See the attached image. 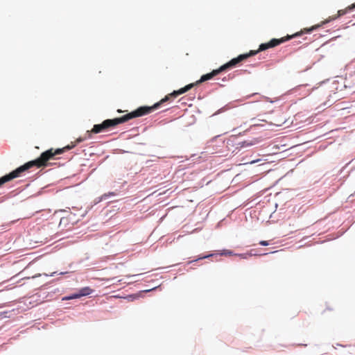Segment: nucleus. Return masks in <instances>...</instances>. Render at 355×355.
<instances>
[{
  "label": "nucleus",
  "mask_w": 355,
  "mask_h": 355,
  "mask_svg": "<svg viewBox=\"0 0 355 355\" xmlns=\"http://www.w3.org/2000/svg\"><path fill=\"white\" fill-rule=\"evenodd\" d=\"M355 9V3L352 5L347 6L345 9L339 10L336 15L330 16L327 19L322 21L320 24L311 26L310 28H304L301 32H297L292 35H287L286 37H283L280 39H272L270 42L267 43H263L260 44L259 49L257 51H250L248 53L239 55L237 58L232 59L230 62L226 64L222 65L217 69L213 70L211 72L202 75L199 80H197L196 83L189 84L185 87L180 89L179 90L174 91L172 93L166 95L164 98H162L158 103L154 104L153 106H142L139 107L137 110L128 113L121 117L112 119H106L102 122L101 124H96V134L103 132L107 129L116 127L119 124L127 122L128 121L140 117L144 115H146L155 109L159 107L164 103L171 101L173 98H176L178 95L182 94L194 86L199 85L200 83L207 81L208 80L211 79L214 76H217L220 73L230 69L232 67H236L237 64L246 60L250 56L254 55L258 53L259 51H265L270 48H273L276 46H278L283 42L292 39L293 37L301 35L302 33H310L311 31L318 29V28L322 26L323 25L330 22L331 21L335 20L338 17L345 15L347 12L352 11Z\"/></svg>",
  "instance_id": "nucleus-1"
},
{
  "label": "nucleus",
  "mask_w": 355,
  "mask_h": 355,
  "mask_svg": "<svg viewBox=\"0 0 355 355\" xmlns=\"http://www.w3.org/2000/svg\"><path fill=\"white\" fill-rule=\"evenodd\" d=\"M91 132V130H87L83 137H79L76 139V141L72 144V145H67L62 148H57L54 150L53 148H51L45 152H43L40 156L33 161H30L25 164L19 166L17 169L14 170L11 173L8 175H6L0 178V187H1L3 184L7 182L12 180L14 178L19 177L21 173L28 170L29 168L36 166L37 168L45 167L49 165V161L53 159L55 155H61L67 150H71L74 148L77 144L80 143L85 141L87 139H89L87 132ZM92 136L90 137V138Z\"/></svg>",
  "instance_id": "nucleus-2"
},
{
  "label": "nucleus",
  "mask_w": 355,
  "mask_h": 355,
  "mask_svg": "<svg viewBox=\"0 0 355 355\" xmlns=\"http://www.w3.org/2000/svg\"><path fill=\"white\" fill-rule=\"evenodd\" d=\"M93 290L89 287H84L79 290L81 297L87 296L92 293Z\"/></svg>",
  "instance_id": "nucleus-3"
},
{
  "label": "nucleus",
  "mask_w": 355,
  "mask_h": 355,
  "mask_svg": "<svg viewBox=\"0 0 355 355\" xmlns=\"http://www.w3.org/2000/svg\"><path fill=\"white\" fill-rule=\"evenodd\" d=\"M80 297H81V295H80V293L78 292V293H75V294H73V295H69L68 297H65L63 298V300H69L77 299V298H79Z\"/></svg>",
  "instance_id": "nucleus-4"
},
{
  "label": "nucleus",
  "mask_w": 355,
  "mask_h": 355,
  "mask_svg": "<svg viewBox=\"0 0 355 355\" xmlns=\"http://www.w3.org/2000/svg\"><path fill=\"white\" fill-rule=\"evenodd\" d=\"M259 244L261 245H263V246H266V245H269L268 242L266 241H261L259 242Z\"/></svg>",
  "instance_id": "nucleus-5"
},
{
  "label": "nucleus",
  "mask_w": 355,
  "mask_h": 355,
  "mask_svg": "<svg viewBox=\"0 0 355 355\" xmlns=\"http://www.w3.org/2000/svg\"><path fill=\"white\" fill-rule=\"evenodd\" d=\"M211 256H213V254H208V255H206V256L198 257L196 260L209 258V257H210Z\"/></svg>",
  "instance_id": "nucleus-6"
},
{
  "label": "nucleus",
  "mask_w": 355,
  "mask_h": 355,
  "mask_svg": "<svg viewBox=\"0 0 355 355\" xmlns=\"http://www.w3.org/2000/svg\"><path fill=\"white\" fill-rule=\"evenodd\" d=\"M232 254V252L231 251H226V252H223V253H221L222 255H231Z\"/></svg>",
  "instance_id": "nucleus-7"
},
{
  "label": "nucleus",
  "mask_w": 355,
  "mask_h": 355,
  "mask_svg": "<svg viewBox=\"0 0 355 355\" xmlns=\"http://www.w3.org/2000/svg\"><path fill=\"white\" fill-rule=\"evenodd\" d=\"M117 112H122V111L121 110H118Z\"/></svg>",
  "instance_id": "nucleus-8"
},
{
  "label": "nucleus",
  "mask_w": 355,
  "mask_h": 355,
  "mask_svg": "<svg viewBox=\"0 0 355 355\" xmlns=\"http://www.w3.org/2000/svg\"><path fill=\"white\" fill-rule=\"evenodd\" d=\"M257 162V161H252L251 163L253 164V163H255Z\"/></svg>",
  "instance_id": "nucleus-9"
}]
</instances>
